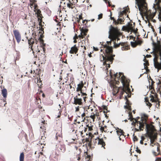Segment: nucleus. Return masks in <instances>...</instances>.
I'll list each match as a JSON object with an SVG mask.
<instances>
[{"label": "nucleus", "mask_w": 161, "mask_h": 161, "mask_svg": "<svg viewBox=\"0 0 161 161\" xmlns=\"http://www.w3.org/2000/svg\"><path fill=\"white\" fill-rule=\"evenodd\" d=\"M125 97L126 100L125 103L127 105L125 106L124 107L125 108L127 109L128 111H131L132 110L131 106V103H130V101H129L126 96H125Z\"/></svg>", "instance_id": "nucleus-22"}, {"label": "nucleus", "mask_w": 161, "mask_h": 161, "mask_svg": "<svg viewBox=\"0 0 161 161\" xmlns=\"http://www.w3.org/2000/svg\"><path fill=\"white\" fill-rule=\"evenodd\" d=\"M128 10L127 9H125L122 11H120L119 12V16L120 17H122V16L124 14H126L128 12Z\"/></svg>", "instance_id": "nucleus-32"}, {"label": "nucleus", "mask_w": 161, "mask_h": 161, "mask_svg": "<svg viewBox=\"0 0 161 161\" xmlns=\"http://www.w3.org/2000/svg\"><path fill=\"white\" fill-rule=\"evenodd\" d=\"M148 116L146 114H144L141 119L139 117H137L135 119V122L133 121L132 124H133L136 128L135 130L136 131L143 130L146 126L147 130V125H152L151 124H148L147 123Z\"/></svg>", "instance_id": "nucleus-4"}, {"label": "nucleus", "mask_w": 161, "mask_h": 161, "mask_svg": "<svg viewBox=\"0 0 161 161\" xmlns=\"http://www.w3.org/2000/svg\"><path fill=\"white\" fill-rule=\"evenodd\" d=\"M25 155L23 152L21 153L19 157V161H24Z\"/></svg>", "instance_id": "nucleus-37"}, {"label": "nucleus", "mask_w": 161, "mask_h": 161, "mask_svg": "<svg viewBox=\"0 0 161 161\" xmlns=\"http://www.w3.org/2000/svg\"><path fill=\"white\" fill-rule=\"evenodd\" d=\"M84 60L83 62V64L84 65H86L87 64V62L86 61V59L85 58V57H84Z\"/></svg>", "instance_id": "nucleus-53"}, {"label": "nucleus", "mask_w": 161, "mask_h": 161, "mask_svg": "<svg viewBox=\"0 0 161 161\" xmlns=\"http://www.w3.org/2000/svg\"><path fill=\"white\" fill-rule=\"evenodd\" d=\"M85 84L86 82L84 83L83 81H81L77 85L76 91L78 93L74 98V104L79 106H82L84 103H86V101L88 99L87 94L84 92L82 89Z\"/></svg>", "instance_id": "nucleus-2"}, {"label": "nucleus", "mask_w": 161, "mask_h": 161, "mask_svg": "<svg viewBox=\"0 0 161 161\" xmlns=\"http://www.w3.org/2000/svg\"><path fill=\"white\" fill-rule=\"evenodd\" d=\"M81 33L80 35L77 36L76 34H75V36L73 37V39L74 40V43H76L77 42V39H78L79 37L80 38L83 39L85 36L88 31V29H84L82 28L80 30Z\"/></svg>", "instance_id": "nucleus-13"}, {"label": "nucleus", "mask_w": 161, "mask_h": 161, "mask_svg": "<svg viewBox=\"0 0 161 161\" xmlns=\"http://www.w3.org/2000/svg\"><path fill=\"white\" fill-rule=\"evenodd\" d=\"M152 98L150 99V101L152 102H157L158 101V100L157 99H154V97L152 95Z\"/></svg>", "instance_id": "nucleus-43"}, {"label": "nucleus", "mask_w": 161, "mask_h": 161, "mask_svg": "<svg viewBox=\"0 0 161 161\" xmlns=\"http://www.w3.org/2000/svg\"><path fill=\"white\" fill-rule=\"evenodd\" d=\"M78 50L79 48L75 44L71 48L69 52L70 54H76L77 53Z\"/></svg>", "instance_id": "nucleus-23"}, {"label": "nucleus", "mask_w": 161, "mask_h": 161, "mask_svg": "<svg viewBox=\"0 0 161 161\" xmlns=\"http://www.w3.org/2000/svg\"><path fill=\"white\" fill-rule=\"evenodd\" d=\"M83 46H84V50L83 51V53L84 54V53H85V50H86V47L84 45H83H83H81V47H82Z\"/></svg>", "instance_id": "nucleus-57"}, {"label": "nucleus", "mask_w": 161, "mask_h": 161, "mask_svg": "<svg viewBox=\"0 0 161 161\" xmlns=\"http://www.w3.org/2000/svg\"><path fill=\"white\" fill-rule=\"evenodd\" d=\"M83 108V112L85 113V117L86 116V114H87L88 111V110L89 111V110L90 109V106H85L84 107H82Z\"/></svg>", "instance_id": "nucleus-30"}, {"label": "nucleus", "mask_w": 161, "mask_h": 161, "mask_svg": "<svg viewBox=\"0 0 161 161\" xmlns=\"http://www.w3.org/2000/svg\"><path fill=\"white\" fill-rule=\"evenodd\" d=\"M131 111H130L129 112H128V111H127L128 113L129 114V118H128V119H130L131 121H132L133 119H134L135 120V119H134L133 118V116L132 115V112H130Z\"/></svg>", "instance_id": "nucleus-35"}, {"label": "nucleus", "mask_w": 161, "mask_h": 161, "mask_svg": "<svg viewBox=\"0 0 161 161\" xmlns=\"http://www.w3.org/2000/svg\"><path fill=\"white\" fill-rule=\"evenodd\" d=\"M122 17H120L119 16V18L116 21V22L115 23V25H117L119 24H121L122 23L124 22V19L123 17V18H122Z\"/></svg>", "instance_id": "nucleus-29"}, {"label": "nucleus", "mask_w": 161, "mask_h": 161, "mask_svg": "<svg viewBox=\"0 0 161 161\" xmlns=\"http://www.w3.org/2000/svg\"><path fill=\"white\" fill-rule=\"evenodd\" d=\"M133 140L134 141H137L138 140L136 136L134 137Z\"/></svg>", "instance_id": "nucleus-61"}, {"label": "nucleus", "mask_w": 161, "mask_h": 161, "mask_svg": "<svg viewBox=\"0 0 161 161\" xmlns=\"http://www.w3.org/2000/svg\"><path fill=\"white\" fill-rule=\"evenodd\" d=\"M153 52L154 65L158 72L159 70H161V45L158 44H155Z\"/></svg>", "instance_id": "nucleus-3"}, {"label": "nucleus", "mask_w": 161, "mask_h": 161, "mask_svg": "<svg viewBox=\"0 0 161 161\" xmlns=\"http://www.w3.org/2000/svg\"><path fill=\"white\" fill-rule=\"evenodd\" d=\"M138 7L139 10L141 12L143 11L147 8V4L146 0H135Z\"/></svg>", "instance_id": "nucleus-12"}, {"label": "nucleus", "mask_w": 161, "mask_h": 161, "mask_svg": "<svg viewBox=\"0 0 161 161\" xmlns=\"http://www.w3.org/2000/svg\"><path fill=\"white\" fill-rule=\"evenodd\" d=\"M130 39H133V41H134L135 40V37L132 36H130Z\"/></svg>", "instance_id": "nucleus-59"}, {"label": "nucleus", "mask_w": 161, "mask_h": 161, "mask_svg": "<svg viewBox=\"0 0 161 161\" xmlns=\"http://www.w3.org/2000/svg\"><path fill=\"white\" fill-rule=\"evenodd\" d=\"M43 120H42L41 122V123L42 124V125H44L45 124V121L43 119Z\"/></svg>", "instance_id": "nucleus-62"}, {"label": "nucleus", "mask_w": 161, "mask_h": 161, "mask_svg": "<svg viewBox=\"0 0 161 161\" xmlns=\"http://www.w3.org/2000/svg\"><path fill=\"white\" fill-rule=\"evenodd\" d=\"M110 76L112 79L114 80V83L118 84L119 83V80L121 79V77L124 75L123 73H119V74L117 73L116 74H113L111 72H110Z\"/></svg>", "instance_id": "nucleus-11"}, {"label": "nucleus", "mask_w": 161, "mask_h": 161, "mask_svg": "<svg viewBox=\"0 0 161 161\" xmlns=\"http://www.w3.org/2000/svg\"><path fill=\"white\" fill-rule=\"evenodd\" d=\"M122 35L121 33L120 32L119 30L117 28H115L112 25L109 31V36L108 37L111 39V41L107 42V44L103 45V50L105 53V56L102 55L103 57V64L106 67V69L108 70V68L110 67V64L113 63L114 60V57L115 56L114 54H113V47H110L109 45H111V41L114 42V46L115 48H117L121 45L122 47L121 49L123 51L128 50L130 48V46L127 42H121L119 43H116L115 41L117 39L118 41L120 40L119 37Z\"/></svg>", "instance_id": "nucleus-1"}, {"label": "nucleus", "mask_w": 161, "mask_h": 161, "mask_svg": "<svg viewBox=\"0 0 161 161\" xmlns=\"http://www.w3.org/2000/svg\"><path fill=\"white\" fill-rule=\"evenodd\" d=\"M94 112H92V113H91V115L90 116V117L92 118L93 121L94 120V119L95 118V117L94 116Z\"/></svg>", "instance_id": "nucleus-45"}, {"label": "nucleus", "mask_w": 161, "mask_h": 161, "mask_svg": "<svg viewBox=\"0 0 161 161\" xmlns=\"http://www.w3.org/2000/svg\"><path fill=\"white\" fill-rule=\"evenodd\" d=\"M103 18V14H101L98 15V19H100Z\"/></svg>", "instance_id": "nucleus-54"}, {"label": "nucleus", "mask_w": 161, "mask_h": 161, "mask_svg": "<svg viewBox=\"0 0 161 161\" xmlns=\"http://www.w3.org/2000/svg\"><path fill=\"white\" fill-rule=\"evenodd\" d=\"M74 83V82L73 81H72L69 85H66L68 87L69 86L70 89H71L72 88V85H73Z\"/></svg>", "instance_id": "nucleus-48"}, {"label": "nucleus", "mask_w": 161, "mask_h": 161, "mask_svg": "<svg viewBox=\"0 0 161 161\" xmlns=\"http://www.w3.org/2000/svg\"><path fill=\"white\" fill-rule=\"evenodd\" d=\"M136 150L137 153H141V151L140 150V149H138L137 148V149Z\"/></svg>", "instance_id": "nucleus-63"}, {"label": "nucleus", "mask_w": 161, "mask_h": 161, "mask_svg": "<svg viewBox=\"0 0 161 161\" xmlns=\"http://www.w3.org/2000/svg\"><path fill=\"white\" fill-rule=\"evenodd\" d=\"M65 0H62V1L60 3V5L62 6L63 4H65V2H64Z\"/></svg>", "instance_id": "nucleus-58"}, {"label": "nucleus", "mask_w": 161, "mask_h": 161, "mask_svg": "<svg viewBox=\"0 0 161 161\" xmlns=\"http://www.w3.org/2000/svg\"><path fill=\"white\" fill-rule=\"evenodd\" d=\"M152 57V56L151 55H148L147 54L146 55V56H145L144 58H146V57L148 58H151Z\"/></svg>", "instance_id": "nucleus-60"}, {"label": "nucleus", "mask_w": 161, "mask_h": 161, "mask_svg": "<svg viewBox=\"0 0 161 161\" xmlns=\"http://www.w3.org/2000/svg\"><path fill=\"white\" fill-rule=\"evenodd\" d=\"M155 161H161V157L156 158Z\"/></svg>", "instance_id": "nucleus-56"}, {"label": "nucleus", "mask_w": 161, "mask_h": 161, "mask_svg": "<svg viewBox=\"0 0 161 161\" xmlns=\"http://www.w3.org/2000/svg\"><path fill=\"white\" fill-rule=\"evenodd\" d=\"M36 14L37 15L40 14H41V10L39 9H38L37 10Z\"/></svg>", "instance_id": "nucleus-55"}, {"label": "nucleus", "mask_w": 161, "mask_h": 161, "mask_svg": "<svg viewBox=\"0 0 161 161\" xmlns=\"http://www.w3.org/2000/svg\"><path fill=\"white\" fill-rule=\"evenodd\" d=\"M153 147L152 153L154 156H157L160 154V146L158 143H156Z\"/></svg>", "instance_id": "nucleus-15"}, {"label": "nucleus", "mask_w": 161, "mask_h": 161, "mask_svg": "<svg viewBox=\"0 0 161 161\" xmlns=\"http://www.w3.org/2000/svg\"><path fill=\"white\" fill-rule=\"evenodd\" d=\"M115 130H116V132L117 133V135L119 136L123 134H125V132L123 130L120 129L118 127H117L115 128V130H114V131H115Z\"/></svg>", "instance_id": "nucleus-28"}, {"label": "nucleus", "mask_w": 161, "mask_h": 161, "mask_svg": "<svg viewBox=\"0 0 161 161\" xmlns=\"http://www.w3.org/2000/svg\"><path fill=\"white\" fill-rule=\"evenodd\" d=\"M42 34H41L40 35V36L38 38V40L37 39H36V38H35V40H34L35 41V44L36 45H38L37 44L39 42L40 43V47H42V49H43V51L44 50V47L45 46V44L44 43V41L42 39Z\"/></svg>", "instance_id": "nucleus-17"}, {"label": "nucleus", "mask_w": 161, "mask_h": 161, "mask_svg": "<svg viewBox=\"0 0 161 161\" xmlns=\"http://www.w3.org/2000/svg\"><path fill=\"white\" fill-rule=\"evenodd\" d=\"M113 83L111 84V87L113 88L112 93L114 96H116L118 93H120L121 92V87L118 88L115 85L116 84Z\"/></svg>", "instance_id": "nucleus-19"}, {"label": "nucleus", "mask_w": 161, "mask_h": 161, "mask_svg": "<svg viewBox=\"0 0 161 161\" xmlns=\"http://www.w3.org/2000/svg\"><path fill=\"white\" fill-rule=\"evenodd\" d=\"M99 137H97L96 139H92L90 143L89 144V145L90 146H92V145L94 146H96L98 145V142Z\"/></svg>", "instance_id": "nucleus-27"}, {"label": "nucleus", "mask_w": 161, "mask_h": 161, "mask_svg": "<svg viewBox=\"0 0 161 161\" xmlns=\"http://www.w3.org/2000/svg\"><path fill=\"white\" fill-rule=\"evenodd\" d=\"M143 61L145 62V63H144V69H145L147 70V69L148 68L147 66L149 65L148 60H147V59L145 58H144L143 59Z\"/></svg>", "instance_id": "nucleus-31"}, {"label": "nucleus", "mask_w": 161, "mask_h": 161, "mask_svg": "<svg viewBox=\"0 0 161 161\" xmlns=\"http://www.w3.org/2000/svg\"><path fill=\"white\" fill-rule=\"evenodd\" d=\"M146 103L147 104V105H148V106H149L150 107H151L152 105V104L150 103L148 100H147L145 99Z\"/></svg>", "instance_id": "nucleus-44"}, {"label": "nucleus", "mask_w": 161, "mask_h": 161, "mask_svg": "<svg viewBox=\"0 0 161 161\" xmlns=\"http://www.w3.org/2000/svg\"><path fill=\"white\" fill-rule=\"evenodd\" d=\"M40 69H36V71H34V73H35V74L36 75H39V71H40Z\"/></svg>", "instance_id": "nucleus-47"}, {"label": "nucleus", "mask_w": 161, "mask_h": 161, "mask_svg": "<svg viewBox=\"0 0 161 161\" xmlns=\"http://www.w3.org/2000/svg\"><path fill=\"white\" fill-rule=\"evenodd\" d=\"M103 108L104 110H107V111L106 112L105 111H103V112L104 113H105V116L106 117H107V114H105V113H107V109H108V108L106 107V106H104V108Z\"/></svg>", "instance_id": "nucleus-49"}, {"label": "nucleus", "mask_w": 161, "mask_h": 161, "mask_svg": "<svg viewBox=\"0 0 161 161\" xmlns=\"http://www.w3.org/2000/svg\"><path fill=\"white\" fill-rule=\"evenodd\" d=\"M112 12H111L110 13V19L113 20V23L114 24H115V23L116 22V19L114 18V17H112Z\"/></svg>", "instance_id": "nucleus-40"}, {"label": "nucleus", "mask_w": 161, "mask_h": 161, "mask_svg": "<svg viewBox=\"0 0 161 161\" xmlns=\"http://www.w3.org/2000/svg\"><path fill=\"white\" fill-rule=\"evenodd\" d=\"M146 18L147 19H148L149 18L151 19L153 18V16L151 14L150 12V14H149V13H147L146 14Z\"/></svg>", "instance_id": "nucleus-38"}, {"label": "nucleus", "mask_w": 161, "mask_h": 161, "mask_svg": "<svg viewBox=\"0 0 161 161\" xmlns=\"http://www.w3.org/2000/svg\"><path fill=\"white\" fill-rule=\"evenodd\" d=\"M94 115L95 117L98 116L99 115V113L98 112L97 109H95L94 112Z\"/></svg>", "instance_id": "nucleus-41"}, {"label": "nucleus", "mask_w": 161, "mask_h": 161, "mask_svg": "<svg viewBox=\"0 0 161 161\" xmlns=\"http://www.w3.org/2000/svg\"><path fill=\"white\" fill-rule=\"evenodd\" d=\"M93 126L89 125V124L86 125L85 126V128L86 129V130H85V129L84 130V133L85 135L86 134V136L88 135V138L86 137V141H89V138L91 137L92 138L93 136V134H95V133L93 132Z\"/></svg>", "instance_id": "nucleus-7"}, {"label": "nucleus", "mask_w": 161, "mask_h": 161, "mask_svg": "<svg viewBox=\"0 0 161 161\" xmlns=\"http://www.w3.org/2000/svg\"><path fill=\"white\" fill-rule=\"evenodd\" d=\"M75 148L76 149V152H75L74 154L76 156L77 160L79 161L81 159V153L82 152L80 148H78V147L76 146H75Z\"/></svg>", "instance_id": "nucleus-21"}, {"label": "nucleus", "mask_w": 161, "mask_h": 161, "mask_svg": "<svg viewBox=\"0 0 161 161\" xmlns=\"http://www.w3.org/2000/svg\"><path fill=\"white\" fill-rule=\"evenodd\" d=\"M37 17L39 23V25H40L41 24V22H42V15L41 14H40L37 15Z\"/></svg>", "instance_id": "nucleus-34"}, {"label": "nucleus", "mask_w": 161, "mask_h": 161, "mask_svg": "<svg viewBox=\"0 0 161 161\" xmlns=\"http://www.w3.org/2000/svg\"><path fill=\"white\" fill-rule=\"evenodd\" d=\"M147 133L148 137H149L151 142V145L152 147L154 146L157 142H155V136L154 135V131L156 130L155 127L153 125H147Z\"/></svg>", "instance_id": "nucleus-6"}, {"label": "nucleus", "mask_w": 161, "mask_h": 161, "mask_svg": "<svg viewBox=\"0 0 161 161\" xmlns=\"http://www.w3.org/2000/svg\"><path fill=\"white\" fill-rule=\"evenodd\" d=\"M58 26V27H57V29H58V28L61 29L62 27L61 23L60 22H58V23L56 24Z\"/></svg>", "instance_id": "nucleus-42"}, {"label": "nucleus", "mask_w": 161, "mask_h": 161, "mask_svg": "<svg viewBox=\"0 0 161 161\" xmlns=\"http://www.w3.org/2000/svg\"><path fill=\"white\" fill-rule=\"evenodd\" d=\"M2 94L4 97L6 98L7 97V90L6 89H3L2 90Z\"/></svg>", "instance_id": "nucleus-33"}, {"label": "nucleus", "mask_w": 161, "mask_h": 161, "mask_svg": "<svg viewBox=\"0 0 161 161\" xmlns=\"http://www.w3.org/2000/svg\"><path fill=\"white\" fill-rule=\"evenodd\" d=\"M106 145L105 142L102 138H99L97 145L100 146L101 147H103L105 149V146Z\"/></svg>", "instance_id": "nucleus-26"}, {"label": "nucleus", "mask_w": 161, "mask_h": 161, "mask_svg": "<svg viewBox=\"0 0 161 161\" xmlns=\"http://www.w3.org/2000/svg\"><path fill=\"white\" fill-rule=\"evenodd\" d=\"M56 138L59 142H61L62 140V135L61 131H58L56 133Z\"/></svg>", "instance_id": "nucleus-25"}, {"label": "nucleus", "mask_w": 161, "mask_h": 161, "mask_svg": "<svg viewBox=\"0 0 161 161\" xmlns=\"http://www.w3.org/2000/svg\"><path fill=\"white\" fill-rule=\"evenodd\" d=\"M122 29L123 31H125L128 32H129L130 31L131 32H133L134 33L136 36H137V39H139V35H137L138 34L137 32L138 29L136 28V30H135V26H133L132 24L129 23L127 25L123 26L122 27ZM130 34H131V33Z\"/></svg>", "instance_id": "nucleus-8"}, {"label": "nucleus", "mask_w": 161, "mask_h": 161, "mask_svg": "<svg viewBox=\"0 0 161 161\" xmlns=\"http://www.w3.org/2000/svg\"><path fill=\"white\" fill-rule=\"evenodd\" d=\"M125 137V134H123L119 136V140H122L123 141H124Z\"/></svg>", "instance_id": "nucleus-39"}, {"label": "nucleus", "mask_w": 161, "mask_h": 161, "mask_svg": "<svg viewBox=\"0 0 161 161\" xmlns=\"http://www.w3.org/2000/svg\"><path fill=\"white\" fill-rule=\"evenodd\" d=\"M67 5L70 8L73 9L75 7L74 4L71 3L70 1H69V3H67Z\"/></svg>", "instance_id": "nucleus-36"}, {"label": "nucleus", "mask_w": 161, "mask_h": 161, "mask_svg": "<svg viewBox=\"0 0 161 161\" xmlns=\"http://www.w3.org/2000/svg\"><path fill=\"white\" fill-rule=\"evenodd\" d=\"M80 123H81V122H80V121H77V120L76 119L75 120V123L74 124L75 125H77L80 124Z\"/></svg>", "instance_id": "nucleus-51"}, {"label": "nucleus", "mask_w": 161, "mask_h": 161, "mask_svg": "<svg viewBox=\"0 0 161 161\" xmlns=\"http://www.w3.org/2000/svg\"><path fill=\"white\" fill-rule=\"evenodd\" d=\"M121 82L122 83L123 87H121V92L119 94L120 99L122 98L124 92L127 94L129 92H130V89L129 88V80H127L124 75L121 77Z\"/></svg>", "instance_id": "nucleus-5"}, {"label": "nucleus", "mask_w": 161, "mask_h": 161, "mask_svg": "<svg viewBox=\"0 0 161 161\" xmlns=\"http://www.w3.org/2000/svg\"><path fill=\"white\" fill-rule=\"evenodd\" d=\"M40 128L42 129L44 132H45V130H46L45 127L44 125H43L40 126Z\"/></svg>", "instance_id": "nucleus-52"}, {"label": "nucleus", "mask_w": 161, "mask_h": 161, "mask_svg": "<svg viewBox=\"0 0 161 161\" xmlns=\"http://www.w3.org/2000/svg\"><path fill=\"white\" fill-rule=\"evenodd\" d=\"M88 21L87 20H83L82 21V23L83 24H84L85 26L87 27V23Z\"/></svg>", "instance_id": "nucleus-46"}, {"label": "nucleus", "mask_w": 161, "mask_h": 161, "mask_svg": "<svg viewBox=\"0 0 161 161\" xmlns=\"http://www.w3.org/2000/svg\"><path fill=\"white\" fill-rule=\"evenodd\" d=\"M66 147L64 144L62 143L59 142L56 145L55 151L56 153L58 155L62 153H64L66 151Z\"/></svg>", "instance_id": "nucleus-10"}, {"label": "nucleus", "mask_w": 161, "mask_h": 161, "mask_svg": "<svg viewBox=\"0 0 161 161\" xmlns=\"http://www.w3.org/2000/svg\"><path fill=\"white\" fill-rule=\"evenodd\" d=\"M28 44H29V48H31V50L33 51V52H34L33 50L35 48L34 50L35 51H36V52H38V53L40 52V50H39L38 48V45H37V48H35L34 47H36V46H34V45L35 44V42L34 40V38H31L30 39H28Z\"/></svg>", "instance_id": "nucleus-14"}, {"label": "nucleus", "mask_w": 161, "mask_h": 161, "mask_svg": "<svg viewBox=\"0 0 161 161\" xmlns=\"http://www.w3.org/2000/svg\"><path fill=\"white\" fill-rule=\"evenodd\" d=\"M113 127L112 126H102L100 128V130L102 132L104 131L105 132L107 133L109 132L110 133H112L113 132L112 129Z\"/></svg>", "instance_id": "nucleus-18"}, {"label": "nucleus", "mask_w": 161, "mask_h": 161, "mask_svg": "<svg viewBox=\"0 0 161 161\" xmlns=\"http://www.w3.org/2000/svg\"><path fill=\"white\" fill-rule=\"evenodd\" d=\"M83 122L81 121V123L77 125L76 126L77 128H79L78 130L80 133V136L82 137H84L85 136L84 134L83 131L84 129H85V130H86V129L85 128V126H84L85 123H83Z\"/></svg>", "instance_id": "nucleus-16"}, {"label": "nucleus", "mask_w": 161, "mask_h": 161, "mask_svg": "<svg viewBox=\"0 0 161 161\" xmlns=\"http://www.w3.org/2000/svg\"><path fill=\"white\" fill-rule=\"evenodd\" d=\"M107 3H108V6L109 7L112 6V7H115V5H113L112 6L111 4V2H110L109 1H108L107 2Z\"/></svg>", "instance_id": "nucleus-50"}, {"label": "nucleus", "mask_w": 161, "mask_h": 161, "mask_svg": "<svg viewBox=\"0 0 161 161\" xmlns=\"http://www.w3.org/2000/svg\"><path fill=\"white\" fill-rule=\"evenodd\" d=\"M144 140L143 139H142V140H141L140 141V143L141 144H143V141Z\"/></svg>", "instance_id": "nucleus-64"}, {"label": "nucleus", "mask_w": 161, "mask_h": 161, "mask_svg": "<svg viewBox=\"0 0 161 161\" xmlns=\"http://www.w3.org/2000/svg\"><path fill=\"white\" fill-rule=\"evenodd\" d=\"M75 112L77 117L78 118L81 117L82 119L81 122H84L86 119L85 113L83 112V108L79 106L75 107Z\"/></svg>", "instance_id": "nucleus-9"}, {"label": "nucleus", "mask_w": 161, "mask_h": 161, "mask_svg": "<svg viewBox=\"0 0 161 161\" xmlns=\"http://www.w3.org/2000/svg\"><path fill=\"white\" fill-rule=\"evenodd\" d=\"M14 34L17 42L19 43L20 42L21 37L20 33L18 30H14L13 31Z\"/></svg>", "instance_id": "nucleus-20"}, {"label": "nucleus", "mask_w": 161, "mask_h": 161, "mask_svg": "<svg viewBox=\"0 0 161 161\" xmlns=\"http://www.w3.org/2000/svg\"><path fill=\"white\" fill-rule=\"evenodd\" d=\"M142 41L141 40H139L137 41H136L135 40L134 42H131L130 44L131 46L133 47H135L138 45H141L142 43Z\"/></svg>", "instance_id": "nucleus-24"}]
</instances>
